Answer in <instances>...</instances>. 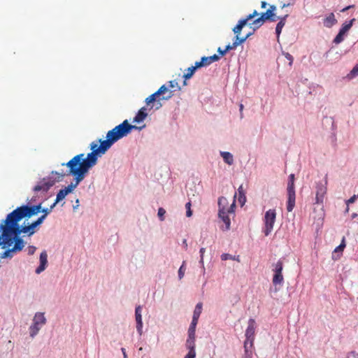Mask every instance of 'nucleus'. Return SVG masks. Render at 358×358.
I'll return each instance as SVG.
<instances>
[{"label":"nucleus","mask_w":358,"mask_h":358,"mask_svg":"<svg viewBox=\"0 0 358 358\" xmlns=\"http://www.w3.org/2000/svg\"><path fill=\"white\" fill-rule=\"evenodd\" d=\"M287 17H288V15H285L283 17H278L280 19V22L277 24L276 27H275V32L277 34L278 41L279 40L280 34L282 31L283 27L285 24V21H286V19Z\"/></svg>","instance_id":"18"},{"label":"nucleus","mask_w":358,"mask_h":358,"mask_svg":"<svg viewBox=\"0 0 358 358\" xmlns=\"http://www.w3.org/2000/svg\"><path fill=\"white\" fill-rule=\"evenodd\" d=\"M255 321L254 319L250 318L248 320V326L245 331V341L244 343H250V348H252L253 347V343L255 340Z\"/></svg>","instance_id":"10"},{"label":"nucleus","mask_w":358,"mask_h":358,"mask_svg":"<svg viewBox=\"0 0 358 358\" xmlns=\"http://www.w3.org/2000/svg\"><path fill=\"white\" fill-rule=\"evenodd\" d=\"M289 5V4H285H285H283V5H282V8H285V7L288 6Z\"/></svg>","instance_id":"61"},{"label":"nucleus","mask_w":358,"mask_h":358,"mask_svg":"<svg viewBox=\"0 0 358 358\" xmlns=\"http://www.w3.org/2000/svg\"><path fill=\"white\" fill-rule=\"evenodd\" d=\"M192 66L195 69V70H196L199 68L203 67V62L201 60L199 62H196L194 64V66Z\"/></svg>","instance_id":"49"},{"label":"nucleus","mask_w":358,"mask_h":358,"mask_svg":"<svg viewBox=\"0 0 358 358\" xmlns=\"http://www.w3.org/2000/svg\"><path fill=\"white\" fill-rule=\"evenodd\" d=\"M266 5H267V3H266V1H262V3H261V7H262V8H265L266 7Z\"/></svg>","instance_id":"58"},{"label":"nucleus","mask_w":358,"mask_h":358,"mask_svg":"<svg viewBox=\"0 0 358 358\" xmlns=\"http://www.w3.org/2000/svg\"><path fill=\"white\" fill-rule=\"evenodd\" d=\"M48 264V255L45 251H43L40 255V265L36 269V273L39 274L43 271Z\"/></svg>","instance_id":"16"},{"label":"nucleus","mask_w":358,"mask_h":358,"mask_svg":"<svg viewBox=\"0 0 358 358\" xmlns=\"http://www.w3.org/2000/svg\"><path fill=\"white\" fill-rule=\"evenodd\" d=\"M76 180V183L75 184H71V185H69L67 187H66L65 188L62 189V190L65 192V194L67 195L68 194L71 193L74 188L76 187V186L79 184L80 182H77V180L75 178Z\"/></svg>","instance_id":"26"},{"label":"nucleus","mask_w":358,"mask_h":358,"mask_svg":"<svg viewBox=\"0 0 358 358\" xmlns=\"http://www.w3.org/2000/svg\"><path fill=\"white\" fill-rule=\"evenodd\" d=\"M351 7H352V6H347L346 8H343V9L342 10V11H345V10H348L349 8H350Z\"/></svg>","instance_id":"60"},{"label":"nucleus","mask_w":358,"mask_h":358,"mask_svg":"<svg viewBox=\"0 0 358 358\" xmlns=\"http://www.w3.org/2000/svg\"><path fill=\"white\" fill-rule=\"evenodd\" d=\"M136 127L130 124L127 120H124L120 124L108 131L106 139H99L98 142H92L90 144L92 152L87 157L81 153L73 157L67 163L62 164L69 169L66 176H73L78 182H81L85 177L89 170L97 163V155L104 154L112 145L119 139L127 136L132 129Z\"/></svg>","instance_id":"1"},{"label":"nucleus","mask_w":358,"mask_h":358,"mask_svg":"<svg viewBox=\"0 0 358 358\" xmlns=\"http://www.w3.org/2000/svg\"><path fill=\"white\" fill-rule=\"evenodd\" d=\"M287 210L288 212L292 211L295 206V189L294 188H287Z\"/></svg>","instance_id":"14"},{"label":"nucleus","mask_w":358,"mask_h":358,"mask_svg":"<svg viewBox=\"0 0 358 358\" xmlns=\"http://www.w3.org/2000/svg\"><path fill=\"white\" fill-rule=\"evenodd\" d=\"M221 259L223 261H226L228 259H235V257L229 254L224 253L221 255Z\"/></svg>","instance_id":"37"},{"label":"nucleus","mask_w":358,"mask_h":358,"mask_svg":"<svg viewBox=\"0 0 358 358\" xmlns=\"http://www.w3.org/2000/svg\"><path fill=\"white\" fill-rule=\"evenodd\" d=\"M336 22H337V20L335 18L334 14L333 13H330L324 20V24L327 27H331L334 24H335Z\"/></svg>","instance_id":"19"},{"label":"nucleus","mask_w":358,"mask_h":358,"mask_svg":"<svg viewBox=\"0 0 358 358\" xmlns=\"http://www.w3.org/2000/svg\"><path fill=\"white\" fill-rule=\"evenodd\" d=\"M251 34H247L245 37H243V38H240L238 36H236V40L234 41L233 43H236V47L244 43L246 39L250 36Z\"/></svg>","instance_id":"28"},{"label":"nucleus","mask_w":358,"mask_h":358,"mask_svg":"<svg viewBox=\"0 0 358 358\" xmlns=\"http://www.w3.org/2000/svg\"><path fill=\"white\" fill-rule=\"evenodd\" d=\"M186 347L189 349V352H193L194 357H196L195 352V339L187 338L186 341Z\"/></svg>","instance_id":"23"},{"label":"nucleus","mask_w":358,"mask_h":358,"mask_svg":"<svg viewBox=\"0 0 358 358\" xmlns=\"http://www.w3.org/2000/svg\"><path fill=\"white\" fill-rule=\"evenodd\" d=\"M170 88H175L178 87L179 90H180V87H178V82L176 80H171L169 82V87Z\"/></svg>","instance_id":"40"},{"label":"nucleus","mask_w":358,"mask_h":358,"mask_svg":"<svg viewBox=\"0 0 358 358\" xmlns=\"http://www.w3.org/2000/svg\"><path fill=\"white\" fill-rule=\"evenodd\" d=\"M35 199L34 198L31 199V201H34Z\"/></svg>","instance_id":"62"},{"label":"nucleus","mask_w":358,"mask_h":358,"mask_svg":"<svg viewBox=\"0 0 358 358\" xmlns=\"http://www.w3.org/2000/svg\"><path fill=\"white\" fill-rule=\"evenodd\" d=\"M221 156L222 157L225 163L229 165H231L234 163V157L233 155L229 152H221Z\"/></svg>","instance_id":"20"},{"label":"nucleus","mask_w":358,"mask_h":358,"mask_svg":"<svg viewBox=\"0 0 358 358\" xmlns=\"http://www.w3.org/2000/svg\"><path fill=\"white\" fill-rule=\"evenodd\" d=\"M236 194H235L233 202L229 206V202L227 198L221 196L218 199V216L220 220L224 223V225L220 227L223 231H227L230 229L231 220L230 215H234V209L236 207L235 199Z\"/></svg>","instance_id":"4"},{"label":"nucleus","mask_w":358,"mask_h":358,"mask_svg":"<svg viewBox=\"0 0 358 358\" xmlns=\"http://www.w3.org/2000/svg\"><path fill=\"white\" fill-rule=\"evenodd\" d=\"M327 183L326 181L324 184L320 182L317 184V190H316V203H323L324 196L327 194Z\"/></svg>","instance_id":"12"},{"label":"nucleus","mask_w":358,"mask_h":358,"mask_svg":"<svg viewBox=\"0 0 358 358\" xmlns=\"http://www.w3.org/2000/svg\"><path fill=\"white\" fill-rule=\"evenodd\" d=\"M51 173L52 175L57 176V178H55L54 180L50 178H43V180L40 181L38 184L34 187V192H42L43 193H46L50 189V187L55 185L56 181L62 180L63 178L66 175V173H59L57 171H52Z\"/></svg>","instance_id":"5"},{"label":"nucleus","mask_w":358,"mask_h":358,"mask_svg":"<svg viewBox=\"0 0 358 358\" xmlns=\"http://www.w3.org/2000/svg\"><path fill=\"white\" fill-rule=\"evenodd\" d=\"M46 323V318L43 313H36L33 319V324L29 327L30 336L34 337L41 329V327Z\"/></svg>","instance_id":"7"},{"label":"nucleus","mask_w":358,"mask_h":358,"mask_svg":"<svg viewBox=\"0 0 358 358\" xmlns=\"http://www.w3.org/2000/svg\"><path fill=\"white\" fill-rule=\"evenodd\" d=\"M185 208L187 210L186 211V215L187 217H189L192 215V212L191 210V202L189 201L185 204Z\"/></svg>","instance_id":"36"},{"label":"nucleus","mask_w":358,"mask_h":358,"mask_svg":"<svg viewBox=\"0 0 358 358\" xmlns=\"http://www.w3.org/2000/svg\"><path fill=\"white\" fill-rule=\"evenodd\" d=\"M350 74H352L353 76L358 74V64L353 67V69L350 71Z\"/></svg>","instance_id":"50"},{"label":"nucleus","mask_w":358,"mask_h":358,"mask_svg":"<svg viewBox=\"0 0 358 358\" xmlns=\"http://www.w3.org/2000/svg\"><path fill=\"white\" fill-rule=\"evenodd\" d=\"M276 213L273 209L267 210L264 215V233L265 236H268L273 228V224L275 221Z\"/></svg>","instance_id":"9"},{"label":"nucleus","mask_w":358,"mask_h":358,"mask_svg":"<svg viewBox=\"0 0 358 358\" xmlns=\"http://www.w3.org/2000/svg\"><path fill=\"white\" fill-rule=\"evenodd\" d=\"M36 250V248L35 246H32V245L29 246L27 248L28 255H34Z\"/></svg>","instance_id":"45"},{"label":"nucleus","mask_w":358,"mask_h":358,"mask_svg":"<svg viewBox=\"0 0 358 358\" xmlns=\"http://www.w3.org/2000/svg\"><path fill=\"white\" fill-rule=\"evenodd\" d=\"M355 21V19L353 18L350 21H349L348 22H345L344 24H343L342 25V27L340 29V31L342 32L343 34H344L345 35L346 34V33L350 29V28L352 27V24H353V22Z\"/></svg>","instance_id":"21"},{"label":"nucleus","mask_w":358,"mask_h":358,"mask_svg":"<svg viewBox=\"0 0 358 358\" xmlns=\"http://www.w3.org/2000/svg\"><path fill=\"white\" fill-rule=\"evenodd\" d=\"M57 203H56V201L50 206V207L49 208H51V211L52 210V209L55 208V206H56Z\"/></svg>","instance_id":"59"},{"label":"nucleus","mask_w":358,"mask_h":358,"mask_svg":"<svg viewBox=\"0 0 358 358\" xmlns=\"http://www.w3.org/2000/svg\"><path fill=\"white\" fill-rule=\"evenodd\" d=\"M17 216V213H10L3 220V224H0V245L5 249L0 256L3 259L13 257L15 254L22 251L25 245L15 229Z\"/></svg>","instance_id":"2"},{"label":"nucleus","mask_w":358,"mask_h":358,"mask_svg":"<svg viewBox=\"0 0 358 358\" xmlns=\"http://www.w3.org/2000/svg\"><path fill=\"white\" fill-rule=\"evenodd\" d=\"M238 201L241 206H243L245 202L246 201V197L245 195V192L243 190V185H241L238 189Z\"/></svg>","instance_id":"22"},{"label":"nucleus","mask_w":358,"mask_h":358,"mask_svg":"<svg viewBox=\"0 0 358 358\" xmlns=\"http://www.w3.org/2000/svg\"><path fill=\"white\" fill-rule=\"evenodd\" d=\"M122 352V354H123V356H124V358H127V353H126V350L124 348H122L121 349Z\"/></svg>","instance_id":"57"},{"label":"nucleus","mask_w":358,"mask_h":358,"mask_svg":"<svg viewBox=\"0 0 358 358\" xmlns=\"http://www.w3.org/2000/svg\"><path fill=\"white\" fill-rule=\"evenodd\" d=\"M345 34L339 31L338 34L334 39V43L336 44L341 43L344 40Z\"/></svg>","instance_id":"29"},{"label":"nucleus","mask_w":358,"mask_h":358,"mask_svg":"<svg viewBox=\"0 0 358 358\" xmlns=\"http://www.w3.org/2000/svg\"><path fill=\"white\" fill-rule=\"evenodd\" d=\"M199 318L196 317H192V320L190 324L189 328L196 329V326L198 323Z\"/></svg>","instance_id":"41"},{"label":"nucleus","mask_w":358,"mask_h":358,"mask_svg":"<svg viewBox=\"0 0 358 358\" xmlns=\"http://www.w3.org/2000/svg\"><path fill=\"white\" fill-rule=\"evenodd\" d=\"M201 310H202V303H198L195 307L194 310L193 317L199 318L200 315L201 313Z\"/></svg>","instance_id":"27"},{"label":"nucleus","mask_w":358,"mask_h":358,"mask_svg":"<svg viewBox=\"0 0 358 358\" xmlns=\"http://www.w3.org/2000/svg\"><path fill=\"white\" fill-rule=\"evenodd\" d=\"M346 358H358V353L355 351L350 352Z\"/></svg>","instance_id":"47"},{"label":"nucleus","mask_w":358,"mask_h":358,"mask_svg":"<svg viewBox=\"0 0 358 358\" xmlns=\"http://www.w3.org/2000/svg\"><path fill=\"white\" fill-rule=\"evenodd\" d=\"M265 13L270 21L274 22L276 20L275 13H272L271 10H269L268 9Z\"/></svg>","instance_id":"34"},{"label":"nucleus","mask_w":358,"mask_h":358,"mask_svg":"<svg viewBox=\"0 0 358 358\" xmlns=\"http://www.w3.org/2000/svg\"><path fill=\"white\" fill-rule=\"evenodd\" d=\"M287 188H294V174H290L289 176Z\"/></svg>","instance_id":"32"},{"label":"nucleus","mask_w":358,"mask_h":358,"mask_svg":"<svg viewBox=\"0 0 358 358\" xmlns=\"http://www.w3.org/2000/svg\"><path fill=\"white\" fill-rule=\"evenodd\" d=\"M165 213H166V210L163 208H159L158 209L157 215L161 221L164 220Z\"/></svg>","instance_id":"35"},{"label":"nucleus","mask_w":358,"mask_h":358,"mask_svg":"<svg viewBox=\"0 0 358 358\" xmlns=\"http://www.w3.org/2000/svg\"><path fill=\"white\" fill-rule=\"evenodd\" d=\"M195 69L193 66L187 68L186 73H184L183 78H185L184 85H187L186 80L190 79L195 73Z\"/></svg>","instance_id":"24"},{"label":"nucleus","mask_w":358,"mask_h":358,"mask_svg":"<svg viewBox=\"0 0 358 358\" xmlns=\"http://www.w3.org/2000/svg\"><path fill=\"white\" fill-rule=\"evenodd\" d=\"M234 260H237V261H239L238 258H235Z\"/></svg>","instance_id":"63"},{"label":"nucleus","mask_w":358,"mask_h":358,"mask_svg":"<svg viewBox=\"0 0 358 358\" xmlns=\"http://www.w3.org/2000/svg\"><path fill=\"white\" fill-rule=\"evenodd\" d=\"M345 248V238L343 237L341 244L334 249V252L336 253L338 252H342Z\"/></svg>","instance_id":"30"},{"label":"nucleus","mask_w":358,"mask_h":358,"mask_svg":"<svg viewBox=\"0 0 358 358\" xmlns=\"http://www.w3.org/2000/svg\"><path fill=\"white\" fill-rule=\"evenodd\" d=\"M209 57V59L210 60V62L212 64L215 62H217L220 59V56L217 55H213L212 56H210L208 57Z\"/></svg>","instance_id":"42"},{"label":"nucleus","mask_w":358,"mask_h":358,"mask_svg":"<svg viewBox=\"0 0 358 358\" xmlns=\"http://www.w3.org/2000/svg\"><path fill=\"white\" fill-rule=\"evenodd\" d=\"M272 271L273 276L272 282L274 286L282 285L284 282V277L282 275L283 262L279 259L276 263L272 264Z\"/></svg>","instance_id":"8"},{"label":"nucleus","mask_w":358,"mask_h":358,"mask_svg":"<svg viewBox=\"0 0 358 358\" xmlns=\"http://www.w3.org/2000/svg\"><path fill=\"white\" fill-rule=\"evenodd\" d=\"M285 58L289 61V65H292V62H293V60H294V58L288 52L287 53H285Z\"/></svg>","instance_id":"48"},{"label":"nucleus","mask_w":358,"mask_h":358,"mask_svg":"<svg viewBox=\"0 0 358 358\" xmlns=\"http://www.w3.org/2000/svg\"><path fill=\"white\" fill-rule=\"evenodd\" d=\"M240 108V112H241V117H243V105L242 103L239 106Z\"/></svg>","instance_id":"56"},{"label":"nucleus","mask_w":358,"mask_h":358,"mask_svg":"<svg viewBox=\"0 0 358 358\" xmlns=\"http://www.w3.org/2000/svg\"><path fill=\"white\" fill-rule=\"evenodd\" d=\"M217 52L222 55H224L227 52H224V50H222L221 48H218Z\"/></svg>","instance_id":"53"},{"label":"nucleus","mask_w":358,"mask_h":358,"mask_svg":"<svg viewBox=\"0 0 358 358\" xmlns=\"http://www.w3.org/2000/svg\"><path fill=\"white\" fill-rule=\"evenodd\" d=\"M185 262H183L182 264L181 265V266L180 267V268L178 270L179 279H182L185 275Z\"/></svg>","instance_id":"33"},{"label":"nucleus","mask_w":358,"mask_h":358,"mask_svg":"<svg viewBox=\"0 0 358 358\" xmlns=\"http://www.w3.org/2000/svg\"><path fill=\"white\" fill-rule=\"evenodd\" d=\"M269 10H271L272 13H275V10H276V7L274 5H271L268 8Z\"/></svg>","instance_id":"54"},{"label":"nucleus","mask_w":358,"mask_h":358,"mask_svg":"<svg viewBox=\"0 0 358 358\" xmlns=\"http://www.w3.org/2000/svg\"><path fill=\"white\" fill-rule=\"evenodd\" d=\"M245 355L244 358H252V348H250V343H244Z\"/></svg>","instance_id":"25"},{"label":"nucleus","mask_w":358,"mask_h":358,"mask_svg":"<svg viewBox=\"0 0 358 358\" xmlns=\"http://www.w3.org/2000/svg\"><path fill=\"white\" fill-rule=\"evenodd\" d=\"M195 331L196 329L189 328L188 329V338H194L195 339Z\"/></svg>","instance_id":"38"},{"label":"nucleus","mask_w":358,"mask_h":358,"mask_svg":"<svg viewBox=\"0 0 358 358\" xmlns=\"http://www.w3.org/2000/svg\"><path fill=\"white\" fill-rule=\"evenodd\" d=\"M182 244L184 245V248L185 250H187V240L186 239H184L183 241H182Z\"/></svg>","instance_id":"55"},{"label":"nucleus","mask_w":358,"mask_h":358,"mask_svg":"<svg viewBox=\"0 0 358 358\" xmlns=\"http://www.w3.org/2000/svg\"><path fill=\"white\" fill-rule=\"evenodd\" d=\"M266 20H269V18L266 16V13H262L259 17L250 22L248 25L255 31L262 27Z\"/></svg>","instance_id":"13"},{"label":"nucleus","mask_w":358,"mask_h":358,"mask_svg":"<svg viewBox=\"0 0 358 358\" xmlns=\"http://www.w3.org/2000/svg\"><path fill=\"white\" fill-rule=\"evenodd\" d=\"M357 199V196L356 195H354L352 196V197H350L348 201H347V204L348 205L349 203H352L355 202V201Z\"/></svg>","instance_id":"51"},{"label":"nucleus","mask_w":358,"mask_h":358,"mask_svg":"<svg viewBox=\"0 0 358 358\" xmlns=\"http://www.w3.org/2000/svg\"><path fill=\"white\" fill-rule=\"evenodd\" d=\"M66 194L65 192L62 189L59 191V192L57 194L56 197V203H58L59 201H62L66 197Z\"/></svg>","instance_id":"31"},{"label":"nucleus","mask_w":358,"mask_h":358,"mask_svg":"<svg viewBox=\"0 0 358 358\" xmlns=\"http://www.w3.org/2000/svg\"><path fill=\"white\" fill-rule=\"evenodd\" d=\"M141 311L142 307L141 306H138L136 307L135 317L136 322V329L140 335H141L143 333V321Z\"/></svg>","instance_id":"15"},{"label":"nucleus","mask_w":358,"mask_h":358,"mask_svg":"<svg viewBox=\"0 0 358 358\" xmlns=\"http://www.w3.org/2000/svg\"><path fill=\"white\" fill-rule=\"evenodd\" d=\"M200 257H201V259H200V263L203 265V255H204V253L206 252V249L204 248H201L200 249Z\"/></svg>","instance_id":"46"},{"label":"nucleus","mask_w":358,"mask_h":358,"mask_svg":"<svg viewBox=\"0 0 358 358\" xmlns=\"http://www.w3.org/2000/svg\"><path fill=\"white\" fill-rule=\"evenodd\" d=\"M146 108L142 107L138 112L137 113L136 115L134 117L133 122L136 123H140L143 122L146 117L148 116V113H146Z\"/></svg>","instance_id":"17"},{"label":"nucleus","mask_w":358,"mask_h":358,"mask_svg":"<svg viewBox=\"0 0 358 358\" xmlns=\"http://www.w3.org/2000/svg\"><path fill=\"white\" fill-rule=\"evenodd\" d=\"M259 15L258 12L255 10L252 13L249 14L247 15L245 18L241 19L238 21L236 26L233 29V31L236 34V36H238L241 34V31L244 26H245L248 21L252 20L255 17Z\"/></svg>","instance_id":"11"},{"label":"nucleus","mask_w":358,"mask_h":358,"mask_svg":"<svg viewBox=\"0 0 358 358\" xmlns=\"http://www.w3.org/2000/svg\"><path fill=\"white\" fill-rule=\"evenodd\" d=\"M208 59H209L208 57H201V60L203 62V67L209 66L210 64H211V63L210 62V60H208Z\"/></svg>","instance_id":"39"},{"label":"nucleus","mask_w":358,"mask_h":358,"mask_svg":"<svg viewBox=\"0 0 358 358\" xmlns=\"http://www.w3.org/2000/svg\"><path fill=\"white\" fill-rule=\"evenodd\" d=\"M41 212L43 213L42 215H44L46 217L52 211H51V208H41Z\"/></svg>","instance_id":"43"},{"label":"nucleus","mask_w":358,"mask_h":358,"mask_svg":"<svg viewBox=\"0 0 358 358\" xmlns=\"http://www.w3.org/2000/svg\"><path fill=\"white\" fill-rule=\"evenodd\" d=\"M236 48V43H232L231 45L229 44L225 47L224 52H227L231 50H234Z\"/></svg>","instance_id":"44"},{"label":"nucleus","mask_w":358,"mask_h":358,"mask_svg":"<svg viewBox=\"0 0 358 358\" xmlns=\"http://www.w3.org/2000/svg\"><path fill=\"white\" fill-rule=\"evenodd\" d=\"M41 210V203L32 206L22 205L11 212L13 213H17V216L15 229L18 237H20L21 234L30 237L38 231V227L43 222L46 217L44 215H41L31 223L29 222V219L40 213Z\"/></svg>","instance_id":"3"},{"label":"nucleus","mask_w":358,"mask_h":358,"mask_svg":"<svg viewBox=\"0 0 358 358\" xmlns=\"http://www.w3.org/2000/svg\"><path fill=\"white\" fill-rule=\"evenodd\" d=\"M161 95L162 97L159 98V100H168L173 96V94L171 91L169 90V87L164 85L157 92L146 98L145 103L147 106H149L151 103H153L157 101V97Z\"/></svg>","instance_id":"6"},{"label":"nucleus","mask_w":358,"mask_h":358,"mask_svg":"<svg viewBox=\"0 0 358 358\" xmlns=\"http://www.w3.org/2000/svg\"><path fill=\"white\" fill-rule=\"evenodd\" d=\"M184 358H195L193 352H188Z\"/></svg>","instance_id":"52"}]
</instances>
